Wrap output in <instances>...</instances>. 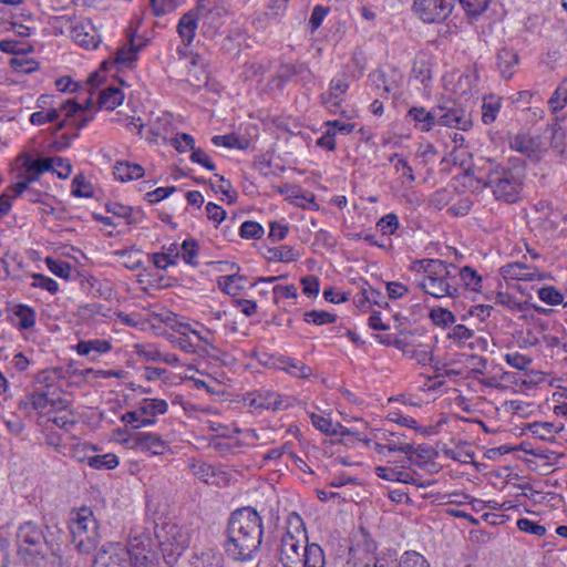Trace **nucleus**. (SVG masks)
<instances>
[{"mask_svg": "<svg viewBox=\"0 0 567 567\" xmlns=\"http://www.w3.org/2000/svg\"><path fill=\"white\" fill-rule=\"evenodd\" d=\"M499 274L503 278L508 280H524V281H543L547 279V275L540 272L536 267L528 266L523 262H509L501 267Z\"/></svg>", "mask_w": 567, "mask_h": 567, "instance_id": "obj_15", "label": "nucleus"}, {"mask_svg": "<svg viewBox=\"0 0 567 567\" xmlns=\"http://www.w3.org/2000/svg\"><path fill=\"white\" fill-rule=\"evenodd\" d=\"M52 159V169L50 172H53L56 174V176L61 179L68 178L72 173V165L71 163L62 157H51Z\"/></svg>", "mask_w": 567, "mask_h": 567, "instance_id": "obj_55", "label": "nucleus"}, {"mask_svg": "<svg viewBox=\"0 0 567 567\" xmlns=\"http://www.w3.org/2000/svg\"><path fill=\"white\" fill-rule=\"evenodd\" d=\"M186 567H224V557L212 548L204 549L193 554Z\"/></svg>", "mask_w": 567, "mask_h": 567, "instance_id": "obj_19", "label": "nucleus"}, {"mask_svg": "<svg viewBox=\"0 0 567 567\" xmlns=\"http://www.w3.org/2000/svg\"><path fill=\"white\" fill-rule=\"evenodd\" d=\"M297 73L298 71L295 65L281 66L280 72L276 76H274L270 83L268 84V89L270 91L282 89L285 83Z\"/></svg>", "mask_w": 567, "mask_h": 567, "instance_id": "obj_39", "label": "nucleus"}, {"mask_svg": "<svg viewBox=\"0 0 567 567\" xmlns=\"http://www.w3.org/2000/svg\"><path fill=\"white\" fill-rule=\"evenodd\" d=\"M530 432L540 440H547L556 433V427L553 423L535 422L529 425Z\"/></svg>", "mask_w": 567, "mask_h": 567, "instance_id": "obj_54", "label": "nucleus"}, {"mask_svg": "<svg viewBox=\"0 0 567 567\" xmlns=\"http://www.w3.org/2000/svg\"><path fill=\"white\" fill-rule=\"evenodd\" d=\"M491 0H458L460 4L470 18H476L488 7Z\"/></svg>", "mask_w": 567, "mask_h": 567, "instance_id": "obj_45", "label": "nucleus"}, {"mask_svg": "<svg viewBox=\"0 0 567 567\" xmlns=\"http://www.w3.org/2000/svg\"><path fill=\"white\" fill-rule=\"evenodd\" d=\"M429 317L435 326H441L443 328L455 322V316L453 312L441 307L432 309Z\"/></svg>", "mask_w": 567, "mask_h": 567, "instance_id": "obj_41", "label": "nucleus"}, {"mask_svg": "<svg viewBox=\"0 0 567 567\" xmlns=\"http://www.w3.org/2000/svg\"><path fill=\"white\" fill-rule=\"evenodd\" d=\"M171 144L176 148L177 152L184 153L195 147V141L192 135L187 133L177 134L171 140Z\"/></svg>", "mask_w": 567, "mask_h": 567, "instance_id": "obj_60", "label": "nucleus"}, {"mask_svg": "<svg viewBox=\"0 0 567 567\" xmlns=\"http://www.w3.org/2000/svg\"><path fill=\"white\" fill-rule=\"evenodd\" d=\"M553 113L561 111L567 105V78L561 81L548 101Z\"/></svg>", "mask_w": 567, "mask_h": 567, "instance_id": "obj_33", "label": "nucleus"}, {"mask_svg": "<svg viewBox=\"0 0 567 567\" xmlns=\"http://www.w3.org/2000/svg\"><path fill=\"white\" fill-rule=\"evenodd\" d=\"M122 422L125 424H134V427L141 426H151L155 424V419L152 417H143L142 412L138 411V408L134 411H128L124 413L121 417Z\"/></svg>", "mask_w": 567, "mask_h": 567, "instance_id": "obj_47", "label": "nucleus"}, {"mask_svg": "<svg viewBox=\"0 0 567 567\" xmlns=\"http://www.w3.org/2000/svg\"><path fill=\"white\" fill-rule=\"evenodd\" d=\"M504 359L507 364L517 370H526L532 363V359L529 357H526L519 352L506 353Z\"/></svg>", "mask_w": 567, "mask_h": 567, "instance_id": "obj_56", "label": "nucleus"}, {"mask_svg": "<svg viewBox=\"0 0 567 567\" xmlns=\"http://www.w3.org/2000/svg\"><path fill=\"white\" fill-rule=\"evenodd\" d=\"M287 530L280 539L279 560L284 567H324L322 548L308 542L302 518L290 513L287 518Z\"/></svg>", "mask_w": 567, "mask_h": 567, "instance_id": "obj_3", "label": "nucleus"}, {"mask_svg": "<svg viewBox=\"0 0 567 567\" xmlns=\"http://www.w3.org/2000/svg\"><path fill=\"white\" fill-rule=\"evenodd\" d=\"M216 182H212V188L215 192L221 193L228 204H233L237 199V192L231 187L230 182L226 181L224 176L215 174Z\"/></svg>", "mask_w": 567, "mask_h": 567, "instance_id": "obj_38", "label": "nucleus"}, {"mask_svg": "<svg viewBox=\"0 0 567 567\" xmlns=\"http://www.w3.org/2000/svg\"><path fill=\"white\" fill-rule=\"evenodd\" d=\"M375 474L378 477L386 481L413 484L420 487L424 486L423 484H419L413 475L409 472L400 471L393 467L378 466L375 467Z\"/></svg>", "mask_w": 567, "mask_h": 567, "instance_id": "obj_24", "label": "nucleus"}, {"mask_svg": "<svg viewBox=\"0 0 567 567\" xmlns=\"http://www.w3.org/2000/svg\"><path fill=\"white\" fill-rule=\"evenodd\" d=\"M410 268L420 276L417 287L425 293L436 299H454L462 295V288L456 282L455 265L440 259H420L414 260Z\"/></svg>", "mask_w": 567, "mask_h": 567, "instance_id": "obj_4", "label": "nucleus"}, {"mask_svg": "<svg viewBox=\"0 0 567 567\" xmlns=\"http://www.w3.org/2000/svg\"><path fill=\"white\" fill-rule=\"evenodd\" d=\"M17 162L21 163L22 167L27 168L28 173L38 176L52 169L51 157L33 159L29 154H21L18 156Z\"/></svg>", "mask_w": 567, "mask_h": 567, "instance_id": "obj_26", "label": "nucleus"}, {"mask_svg": "<svg viewBox=\"0 0 567 567\" xmlns=\"http://www.w3.org/2000/svg\"><path fill=\"white\" fill-rule=\"evenodd\" d=\"M516 525L519 530L527 533V534H532V535H536V536H544L546 534L545 526H543L534 520H530L528 518H519L517 520Z\"/></svg>", "mask_w": 567, "mask_h": 567, "instance_id": "obj_53", "label": "nucleus"}, {"mask_svg": "<svg viewBox=\"0 0 567 567\" xmlns=\"http://www.w3.org/2000/svg\"><path fill=\"white\" fill-rule=\"evenodd\" d=\"M152 12L156 17L165 16L176 8V0H150Z\"/></svg>", "mask_w": 567, "mask_h": 567, "instance_id": "obj_57", "label": "nucleus"}, {"mask_svg": "<svg viewBox=\"0 0 567 567\" xmlns=\"http://www.w3.org/2000/svg\"><path fill=\"white\" fill-rule=\"evenodd\" d=\"M60 116V110L51 109L48 112H34L30 116V122L33 125H43L45 123L54 122Z\"/></svg>", "mask_w": 567, "mask_h": 567, "instance_id": "obj_59", "label": "nucleus"}, {"mask_svg": "<svg viewBox=\"0 0 567 567\" xmlns=\"http://www.w3.org/2000/svg\"><path fill=\"white\" fill-rule=\"evenodd\" d=\"M456 278L458 279L457 286L462 288V293L465 290L478 291L482 282V277L470 266L458 268L456 266Z\"/></svg>", "mask_w": 567, "mask_h": 567, "instance_id": "obj_22", "label": "nucleus"}, {"mask_svg": "<svg viewBox=\"0 0 567 567\" xmlns=\"http://www.w3.org/2000/svg\"><path fill=\"white\" fill-rule=\"evenodd\" d=\"M123 100V92L118 87L110 86L100 93L99 104L106 110H114L122 104Z\"/></svg>", "mask_w": 567, "mask_h": 567, "instance_id": "obj_30", "label": "nucleus"}, {"mask_svg": "<svg viewBox=\"0 0 567 567\" xmlns=\"http://www.w3.org/2000/svg\"><path fill=\"white\" fill-rule=\"evenodd\" d=\"M92 567H131L130 553L121 544H109L99 550Z\"/></svg>", "mask_w": 567, "mask_h": 567, "instance_id": "obj_14", "label": "nucleus"}, {"mask_svg": "<svg viewBox=\"0 0 567 567\" xmlns=\"http://www.w3.org/2000/svg\"><path fill=\"white\" fill-rule=\"evenodd\" d=\"M87 464L96 470H113L118 465V458L115 454L94 455L87 457Z\"/></svg>", "mask_w": 567, "mask_h": 567, "instance_id": "obj_37", "label": "nucleus"}, {"mask_svg": "<svg viewBox=\"0 0 567 567\" xmlns=\"http://www.w3.org/2000/svg\"><path fill=\"white\" fill-rule=\"evenodd\" d=\"M62 538V530L56 525L41 526L32 520L21 524L17 532L20 556L27 563L38 566L49 549L53 553L59 549Z\"/></svg>", "mask_w": 567, "mask_h": 567, "instance_id": "obj_5", "label": "nucleus"}, {"mask_svg": "<svg viewBox=\"0 0 567 567\" xmlns=\"http://www.w3.org/2000/svg\"><path fill=\"white\" fill-rule=\"evenodd\" d=\"M14 316L19 318V327L21 329H29L35 323V313L33 309L24 305H19L14 308Z\"/></svg>", "mask_w": 567, "mask_h": 567, "instance_id": "obj_42", "label": "nucleus"}, {"mask_svg": "<svg viewBox=\"0 0 567 567\" xmlns=\"http://www.w3.org/2000/svg\"><path fill=\"white\" fill-rule=\"evenodd\" d=\"M144 45L143 39L131 37L128 43L117 50L114 63L120 66H131Z\"/></svg>", "mask_w": 567, "mask_h": 567, "instance_id": "obj_18", "label": "nucleus"}, {"mask_svg": "<svg viewBox=\"0 0 567 567\" xmlns=\"http://www.w3.org/2000/svg\"><path fill=\"white\" fill-rule=\"evenodd\" d=\"M312 425L324 434L330 435H348L350 431L340 423H333L330 419L312 413L310 415Z\"/></svg>", "mask_w": 567, "mask_h": 567, "instance_id": "obj_27", "label": "nucleus"}, {"mask_svg": "<svg viewBox=\"0 0 567 567\" xmlns=\"http://www.w3.org/2000/svg\"><path fill=\"white\" fill-rule=\"evenodd\" d=\"M502 106V97L496 95L484 96L482 103V122L492 124L495 122Z\"/></svg>", "mask_w": 567, "mask_h": 567, "instance_id": "obj_29", "label": "nucleus"}, {"mask_svg": "<svg viewBox=\"0 0 567 567\" xmlns=\"http://www.w3.org/2000/svg\"><path fill=\"white\" fill-rule=\"evenodd\" d=\"M259 399L258 406L260 408L276 411L286 406L284 405L282 396L275 392L266 391L264 394L260 393Z\"/></svg>", "mask_w": 567, "mask_h": 567, "instance_id": "obj_46", "label": "nucleus"}, {"mask_svg": "<svg viewBox=\"0 0 567 567\" xmlns=\"http://www.w3.org/2000/svg\"><path fill=\"white\" fill-rule=\"evenodd\" d=\"M390 162L394 164L396 173L401 174L402 177H405L409 183H413L415 181L412 167L404 158H401L399 154H393L390 157Z\"/></svg>", "mask_w": 567, "mask_h": 567, "instance_id": "obj_51", "label": "nucleus"}, {"mask_svg": "<svg viewBox=\"0 0 567 567\" xmlns=\"http://www.w3.org/2000/svg\"><path fill=\"white\" fill-rule=\"evenodd\" d=\"M408 116L421 132H429L436 125L435 107L432 111H426L423 106H413L409 110Z\"/></svg>", "mask_w": 567, "mask_h": 567, "instance_id": "obj_20", "label": "nucleus"}, {"mask_svg": "<svg viewBox=\"0 0 567 567\" xmlns=\"http://www.w3.org/2000/svg\"><path fill=\"white\" fill-rule=\"evenodd\" d=\"M496 303L503 305L506 308L519 312H524L528 310L529 305L528 302H520L517 301L515 298H513L511 295L506 292H497L496 293Z\"/></svg>", "mask_w": 567, "mask_h": 567, "instance_id": "obj_48", "label": "nucleus"}, {"mask_svg": "<svg viewBox=\"0 0 567 567\" xmlns=\"http://www.w3.org/2000/svg\"><path fill=\"white\" fill-rule=\"evenodd\" d=\"M281 364H282L281 365L282 370H285L286 372H288L289 374H291L296 378L306 379L309 375H311V373H312V370L310 367H308L299 361L284 359V360H281Z\"/></svg>", "mask_w": 567, "mask_h": 567, "instance_id": "obj_36", "label": "nucleus"}, {"mask_svg": "<svg viewBox=\"0 0 567 567\" xmlns=\"http://www.w3.org/2000/svg\"><path fill=\"white\" fill-rule=\"evenodd\" d=\"M194 529L187 525L171 524L165 527V536L159 540L163 558L168 566L177 563L189 546Z\"/></svg>", "mask_w": 567, "mask_h": 567, "instance_id": "obj_7", "label": "nucleus"}, {"mask_svg": "<svg viewBox=\"0 0 567 567\" xmlns=\"http://www.w3.org/2000/svg\"><path fill=\"white\" fill-rule=\"evenodd\" d=\"M518 64V54L511 49L503 48L497 53V66L501 75L509 80L514 75V68Z\"/></svg>", "mask_w": 567, "mask_h": 567, "instance_id": "obj_23", "label": "nucleus"}, {"mask_svg": "<svg viewBox=\"0 0 567 567\" xmlns=\"http://www.w3.org/2000/svg\"><path fill=\"white\" fill-rule=\"evenodd\" d=\"M63 539L59 542V549L56 551H52L49 549L45 553V557L41 559V564H45L48 567H70L69 561L63 556L62 550Z\"/></svg>", "mask_w": 567, "mask_h": 567, "instance_id": "obj_40", "label": "nucleus"}, {"mask_svg": "<svg viewBox=\"0 0 567 567\" xmlns=\"http://www.w3.org/2000/svg\"><path fill=\"white\" fill-rule=\"evenodd\" d=\"M167 409V402L162 399H143L138 403V411L142 412L143 417L155 419L157 415L165 414Z\"/></svg>", "mask_w": 567, "mask_h": 567, "instance_id": "obj_28", "label": "nucleus"}, {"mask_svg": "<svg viewBox=\"0 0 567 567\" xmlns=\"http://www.w3.org/2000/svg\"><path fill=\"white\" fill-rule=\"evenodd\" d=\"M269 254L271 255L270 258L276 261L281 262H290L295 261L299 258V252H297L292 247L290 246H279L269 249Z\"/></svg>", "mask_w": 567, "mask_h": 567, "instance_id": "obj_43", "label": "nucleus"}, {"mask_svg": "<svg viewBox=\"0 0 567 567\" xmlns=\"http://www.w3.org/2000/svg\"><path fill=\"white\" fill-rule=\"evenodd\" d=\"M69 528L79 553L90 554L96 549L100 542L99 525L91 509L82 507L72 513Z\"/></svg>", "mask_w": 567, "mask_h": 567, "instance_id": "obj_6", "label": "nucleus"}, {"mask_svg": "<svg viewBox=\"0 0 567 567\" xmlns=\"http://www.w3.org/2000/svg\"><path fill=\"white\" fill-rule=\"evenodd\" d=\"M538 297L542 301L550 306H557L564 302L563 295L553 286L538 289Z\"/></svg>", "mask_w": 567, "mask_h": 567, "instance_id": "obj_49", "label": "nucleus"}, {"mask_svg": "<svg viewBox=\"0 0 567 567\" xmlns=\"http://www.w3.org/2000/svg\"><path fill=\"white\" fill-rule=\"evenodd\" d=\"M241 280V277L238 275L224 276L219 279L218 285L220 289L229 296H236L239 290L243 288L238 285V281Z\"/></svg>", "mask_w": 567, "mask_h": 567, "instance_id": "obj_50", "label": "nucleus"}, {"mask_svg": "<svg viewBox=\"0 0 567 567\" xmlns=\"http://www.w3.org/2000/svg\"><path fill=\"white\" fill-rule=\"evenodd\" d=\"M303 320L308 323L321 326L334 322L337 320V316L324 310H311L305 312Z\"/></svg>", "mask_w": 567, "mask_h": 567, "instance_id": "obj_44", "label": "nucleus"}, {"mask_svg": "<svg viewBox=\"0 0 567 567\" xmlns=\"http://www.w3.org/2000/svg\"><path fill=\"white\" fill-rule=\"evenodd\" d=\"M262 234L264 229L257 221L247 220L240 226V236L245 239H258Z\"/></svg>", "mask_w": 567, "mask_h": 567, "instance_id": "obj_52", "label": "nucleus"}, {"mask_svg": "<svg viewBox=\"0 0 567 567\" xmlns=\"http://www.w3.org/2000/svg\"><path fill=\"white\" fill-rule=\"evenodd\" d=\"M436 125L467 131L472 126V117L461 106H437L435 107Z\"/></svg>", "mask_w": 567, "mask_h": 567, "instance_id": "obj_11", "label": "nucleus"}, {"mask_svg": "<svg viewBox=\"0 0 567 567\" xmlns=\"http://www.w3.org/2000/svg\"><path fill=\"white\" fill-rule=\"evenodd\" d=\"M51 394H54V392L51 391L50 386L45 391L35 390L19 402V410L27 415L32 411H43L49 408Z\"/></svg>", "mask_w": 567, "mask_h": 567, "instance_id": "obj_16", "label": "nucleus"}, {"mask_svg": "<svg viewBox=\"0 0 567 567\" xmlns=\"http://www.w3.org/2000/svg\"><path fill=\"white\" fill-rule=\"evenodd\" d=\"M511 146L513 150L530 156L536 153L538 144L537 142L529 136L528 134L522 133L517 134L513 141L511 142Z\"/></svg>", "mask_w": 567, "mask_h": 567, "instance_id": "obj_31", "label": "nucleus"}, {"mask_svg": "<svg viewBox=\"0 0 567 567\" xmlns=\"http://www.w3.org/2000/svg\"><path fill=\"white\" fill-rule=\"evenodd\" d=\"M475 178L492 190L497 200L508 204L519 199L525 181V167L519 159L497 161L480 157L473 165Z\"/></svg>", "mask_w": 567, "mask_h": 567, "instance_id": "obj_1", "label": "nucleus"}, {"mask_svg": "<svg viewBox=\"0 0 567 567\" xmlns=\"http://www.w3.org/2000/svg\"><path fill=\"white\" fill-rule=\"evenodd\" d=\"M349 82L346 76L333 79L327 93L321 94V102L331 111L340 106V96L347 92Z\"/></svg>", "mask_w": 567, "mask_h": 567, "instance_id": "obj_17", "label": "nucleus"}, {"mask_svg": "<svg viewBox=\"0 0 567 567\" xmlns=\"http://www.w3.org/2000/svg\"><path fill=\"white\" fill-rule=\"evenodd\" d=\"M61 27L65 28L73 41L85 49H95L101 42L92 22L86 18H62Z\"/></svg>", "mask_w": 567, "mask_h": 567, "instance_id": "obj_8", "label": "nucleus"}, {"mask_svg": "<svg viewBox=\"0 0 567 567\" xmlns=\"http://www.w3.org/2000/svg\"><path fill=\"white\" fill-rule=\"evenodd\" d=\"M455 0H414L413 11L426 23L442 22L452 13Z\"/></svg>", "mask_w": 567, "mask_h": 567, "instance_id": "obj_10", "label": "nucleus"}, {"mask_svg": "<svg viewBox=\"0 0 567 567\" xmlns=\"http://www.w3.org/2000/svg\"><path fill=\"white\" fill-rule=\"evenodd\" d=\"M114 177L121 182L138 179L144 175V168L130 162H117L113 168Z\"/></svg>", "mask_w": 567, "mask_h": 567, "instance_id": "obj_25", "label": "nucleus"}, {"mask_svg": "<svg viewBox=\"0 0 567 567\" xmlns=\"http://www.w3.org/2000/svg\"><path fill=\"white\" fill-rule=\"evenodd\" d=\"M45 264L53 275L63 279H70L72 277V274L74 272V269L71 266V264L65 260H59L48 257L45 259Z\"/></svg>", "mask_w": 567, "mask_h": 567, "instance_id": "obj_35", "label": "nucleus"}, {"mask_svg": "<svg viewBox=\"0 0 567 567\" xmlns=\"http://www.w3.org/2000/svg\"><path fill=\"white\" fill-rule=\"evenodd\" d=\"M32 278V287L45 289L51 293H55L59 290L58 282L50 277H45L41 274H33Z\"/></svg>", "mask_w": 567, "mask_h": 567, "instance_id": "obj_63", "label": "nucleus"}, {"mask_svg": "<svg viewBox=\"0 0 567 567\" xmlns=\"http://www.w3.org/2000/svg\"><path fill=\"white\" fill-rule=\"evenodd\" d=\"M110 349L111 343L101 339L80 341L76 346V351L80 355H89L91 352L101 354L110 351Z\"/></svg>", "mask_w": 567, "mask_h": 567, "instance_id": "obj_32", "label": "nucleus"}, {"mask_svg": "<svg viewBox=\"0 0 567 567\" xmlns=\"http://www.w3.org/2000/svg\"><path fill=\"white\" fill-rule=\"evenodd\" d=\"M130 449L148 452L151 455H163L169 451V445L158 434L152 432H137L127 439Z\"/></svg>", "mask_w": 567, "mask_h": 567, "instance_id": "obj_12", "label": "nucleus"}, {"mask_svg": "<svg viewBox=\"0 0 567 567\" xmlns=\"http://www.w3.org/2000/svg\"><path fill=\"white\" fill-rule=\"evenodd\" d=\"M72 194L78 197H90L92 195V186L82 175H76L72 181Z\"/></svg>", "mask_w": 567, "mask_h": 567, "instance_id": "obj_61", "label": "nucleus"}, {"mask_svg": "<svg viewBox=\"0 0 567 567\" xmlns=\"http://www.w3.org/2000/svg\"><path fill=\"white\" fill-rule=\"evenodd\" d=\"M398 567H431L427 559L415 550L404 551L398 561Z\"/></svg>", "mask_w": 567, "mask_h": 567, "instance_id": "obj_34", "label": "nucleus"}, {"mask_svg": "<svg viewBox=\"0 0 567 567\" xmlns=\"http://www.w3.org/2000/svg\"><path fill=\"white\" fill-rule=\"evenodd\" d=\"M131 567H158L159 560L155 545L150 536L134 537L126 548Z\"/></svg>", "mask_w": 567, "mask_h": 567, "instance_id": "obj_9", "label": "nucleus"}, {"mask_svg": "<svg viewBox=\"0 0 567 567\" xmlns=\"http://www.w3.org/2000/svg\"><path fill=\"white\" fill-rule=\"evenodd\" d=\"M182 257L188 265L195 266L197 264L196 258L198 254L197 244L195 240H184L181 246Z\"/></svg>", "mask_w": 567, "mask_h": 567, "instance_id": "obj_58", "label": "nucleus"}, {"mask_svg": "<svg viewBox=\"0 0 567 567\" xmlns=\"http://www.w3.org/2000/svg\"><path fill=\"white\" fill-rule=\"evenodd\" d=\"M264 525L260 515L252 507L235 511L228 520L226 553L238 561L254 559L260 549Z\"/></svg>", "mask_w": 567, "mask_h": 567, "instance_id": "obj_2", "label": "nucleus"}, {"mask_svg": "<svg viewBox=\"0 0 567 567\" xmlns=\"http://www.w3.org/2000/svg\"><path fill=\"white\" fill-rule=\"evenodd\" d=\"M377 226L383 235H392L399 226L398 217L394 214H388L378 221Z\"/></svg>", "mask_w": 567, "mask_h": 567, "instance_id": "obj_64", "label": "nucleus"}, {"mask_svg": "<svg viewBox=\"0 0 567 567\" xmlns=\"http://www.w3.org/2000/svg\"><path fill=\"white\" fill-rule=\"evenodd\" d=\"M405 357L409 359H414L420 364H427L431 361V351L427 347H410L408 351H405Z\"/></svg>", "mask_w": 567, "mask_h": 567, "instance_id": "obj_62", "label": "nucleus"}, {"mask_svg": "<svg viewBox=\"0 0 567 567\" xmlns=\"http://www.w3.org/2000/svg\"><path fill=\"white\" fill-rule=\"evenodd\" d=\"M198 20L196 11H188L179 19L177 32L185 45H189L194 40Z\"/></svg>", "mask_w": 567, "mask_h": 567, "instance_id": "obj_21", "label": "nucleus"}, {"mask_svg": "<svg viewBox=\"0 0 567 567\" xmlns=\"http://www.w3.org/2000/svg\"><path fill=\"white\" fill-rule=\"evenodd\" d=\"M196 13L203 24L208 28L207 32L214 34L223 25L227 10L214 0H202Z\"/></svg>", "mask_w": 567, "mask_h": 567, "instance_id": "obj_13", "label": "nucleus"}]
</instances>
